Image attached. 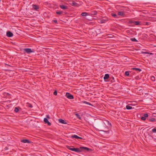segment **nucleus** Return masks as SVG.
<instances>
[{
	"label": "nucleus",
	"mask_w": 156,
	"mask_h": 156,
	"mask_svg": "<svg viewBox=\"0 0 156 156\" xmlns=\"http://www.w3.org/2000/svg\"><path fill=\"white\" fill-rule=\"evenodd\" d=\"M73 146H67V147L68 149L76 152H81L84 150L88 151L89 150V148L86 147H80L79 148H73Z\"/></svg>",
	"instance_id": "f257e3e1"
},
{
	"label": "nucleus",
	"mask_w": 156,
	"mask_h": 156,
	"mask_svg": "<svg viewBox=\"0 0 156 156\" xmlns=\"http://www.w3.org/2000/svg\"><path fill=\"white\" fill-rule=\"evenodd\" d=\"M129 23H133L136 25H141V23L139 21H135L133 20H130L129 21Z\"/></svg>",
	"instance_id": "f03ea898"
},
{
	"label": "nucleus",
	"mask_w": 156,
	"mask_h": 156,
	"mask_svg": "<svg viewBox=\"0 0 156 156\" xmlns=\"http://www.w3.org/2000/svg\"><path fill=\"white\" fill-rule=\"evenodd\" d=\"M66 97L69 99H73L74 98L73 96L69 93H66Z\"/></svg>",
	"instance_id": "7ed1b4c3"
},
{
	"label": "nucleus",
	"mask_w": 156,
	"mask_h": 156,
	"mask_svg": "<svg viewBox=\"0 0 156 156\" xmlns=\"http://www.w3.org/2000/svg\"><path fill=\"white\" fill-rule=\"evenodd\" d=\"M32 6L33 9L35 10L38 11L39 8V6L33 4Z\"/></svg>",
	"instance_id": "20e7f679"
},
{
	"label": "nucleus",
	"mask_w": 156,
	"mask_h": 156,
	"mask_svg": "<svg viewBox=\"0 0 156 156\" xmlns=\"http://www.w3.org/2000/svg\"><path fill=\"white\" fill-rule=\"evenodd\" d=\"M6 35L9 37H11L13 36V34L10 31H8L6 33Z\"/></svg>",
	"instance_id": "39448f33"
},
{
	"label": "nucleus",
	"mask_w": 156,
	"mask_h": 156,
	"mask_svg": "<svg viewBox=\"0 0 156 156\" xmlns=\"http://www.w3.org/2000/svg\"><path fill=\"white\" fill-rule=\"evenodd\" d=\"M81 15L82 16H90V13H89L83 12L81 13Z\"/></svg>",
	"instance_id": "423d86ee"
},
{
	"label": "nucleus",
	"mask_w": 156,
	"mask_h": 156,
	"mask_svg": "<svg viewBox=\"0 0 156 156\" xmlns=\"http://www.w3.org/2000/svg\"><path fill=\"white\" fill-rule=\"evenodd\" d=\"M107 21V20L104 19L103 18H102V19L99 20V23H105Z\"/></svg>",
	"instance_id": "0eeeda50"
},
{
	"label": "nucleus",
	"mask_w": 156,
	"mask_h": 156,
	"mask_svg": "<svg viewBox=\"0 0 156 156\" xmlns=\"http://www.w3.org/2000/svg\"><path fill=\"white\" fill-rule=\"evenodd\" d=\"M69 4L73 6H77L78 5V4L77 3L73 1L70 2Z\"/></svg>",
	"instance_id": "6e6552de"
},
{
	"label": "nucleus",
	"mask_w": 156,
	"mask_h": 156,
	"mask_svg": "<svg viewBox=\"0 0 156 156\" xmlns=\"http://www.w3.org/2000/svg\"><path fill=\"white\" fill-rule=\"evenodd\" d=\"M71 137L73 138H75L76 139H82V138L81 137H79L76 135H73Z\"/></svg>",
	"instance_id": "1a4fd4ad"
},
{
	"label": "nucleus",
	"mask_w": 156,
	"mask_h": 156,
	"mask_svg": "<svg viewBox=\"0 0 156 156\" xmlns=\"http://www.w3.org/2000/svg\"><path fill=\"white\" fill-rule=\"evenodd\" d=\"M59 122L62 123L64 124H67L66 122L64 120L62 119H58Z\"/></svg>",
	"instance_id": "9d476101"
},
{
	"label": "nucleus",
	"mask_w": 156,
	"mask_h": 156,
	"mask_svg": "<svg viewBox=\"0 0 156 156\" xmlns=\"http://www.w3.org/2000/svg\"><path fill=\"white\" fill-rule=\"evenodd\" d=\"M44 122L45 123H47L49 125H50L51 124V123H50V122H49L48 121V119H47V118H44Z\"/></svg>",
	"instance_id": "9b49d317"
},
{
	"label": "nucleus",
	"mask_w": 156,
	"mask_h": 156,
	"mask_svg": "<svg viewBox=\"0 0 156 156\" xmlns=\"http://www.w3.org/2000/svg\"><path fill=\"white\" fill-rule=\"evenodd\" d=\"M97 12L96 11H92L90 14V16H92L93 15H95L97 14Z\"/></svg>",
	"instance_id": "f8f14e48"
},
{
	"label": "nucleus",
	"mask_w": 156,
	"mask_h": 156,
	"mask_svg": "<svg viewBox=\"0 0 156 156\" xmlns=\"http://www.w3.org/2000/svg\"><path fill=\"white\" fill-rule=\"evenodd\" d=\"M60 7L61 8L63 9H68V7L66 6H65V5H60Z\"/></svg>",
	"instance_id": "ddd939ff"
},
{
	"label": "nucleus",
	"mask_w": 156,
	"mask_h": 156,
	"mask_svg": "<svg viewBox=\"0 0 156 156\" xmlns=\"http://www.w3.org/2000/svg\"><path fill=\"white\" fill-rule=\"evenodd\" d=\"M21 142L23 143H29V140H27V139L23 140H21Z\"/></svg>",
	"instance_id": "4468645a"
},
{
	"label": "nucleus",
	"mask_w": 156,
	"mask_h": 156,
	"mask_svg": "<svg viewBox=\"0 0 156 156\" xmlns=\"http://www.w3.org/2000/svg\"><path fill=\"white\" fill-rule=\"evenodd\" d=\"M109 77V75L108 74H106L105 75L104 77V80L108 79Z\"/></svg>",
	"instance_id": "2eb2a0df"
},
{
	"label": "nucleus",
	"mask_w": 156,
	"mask_h": 156,
	"mask_svg": "<svg viewBox=\"0 0 156 156\" xmlns=\"http://www.w3.org/2000/svg\"><path fill=\"white\" fill-rule=\"evenodd\" d=\"M118 14L119 16H123L124 15V13L122 11L119 12H118Z\"/></svg>",
	"instance_id": "dca6fc26"
},
{
	"label": "nucleus",
	"mask_w": 156,
	"mask_h": 156,
	"mask_svg": "<svg viewBox=\"0 0 156 156\" xmlns=\"http://www.w3.org/2000/svg\"><path fill=\"white\" fill-rule=\"evenodd\" d=\"M126 108L128 110L131 109L132 108V107H131L129 105H127L126 106Z\"/></svg>",
	"instance_id": "f3484780"
},
{
	"label": "nucleus",
	"mask_w": 156,
	"mask_h": 156,
	"mask_svg": "<svg viewBox=\"0 0 156 156\" xmlns=\"http://www.w3.org/2000/svg\"><path fill=\"white\" fill-rule=\"evenodd\" d=\"M111 15L112 16H113L115 18H117L118 17L117 15L115 14H114L113 13H112Z\"/></svg>",
	"instance_id": "a211bd4d"
},
{
	"label": "nucleus",
	"mask_w": 156,
	"mask_h": 156,
	"mask_svg": "<svg viewBox=\"0 0 156 156\" xmlns=\"http://www.w3.org/2000/svg\"><path fill=\"white\" fill-rule=\"evenodd\" d=\"M131 40L133 41L137 42L138 41L135 38H131Z\"/></svg>",
	"instance_id": "6ab92c4d"
},
{
	"label": "nucleus",
	"mask_w": 156,
	"mask_h": 156,
	"mask_svg": "<svg viewBox=\"0 0 156 156\" xmlns=\"http://www.w3.org/2000/svg\"><path fill=\"white\" fill-rule=\"evenodd\" d=\"M63 13V11H57L56 12V13L57 14L61 15Z\"/></svg>",
	"instance_id": "aec40b11"
},
{
	"label": "nucleus",
	"mask_w": 156,
	"mask_h": 156,
	"mask_svg": "<svg viewBox=\"0 0 156 156\" xmlns=\"http://www.w3.org/2000/svg\"><path fill=\"white\" fill-rule=\"evenodd\" d=\"M83 103H85V104H87V105H92L90 103L88 102H87L86 101H83Z\"/></svg>",
	"instance_id": "412c9836"
},
{
	"label": "nucleus",
	"mask_w": 156,
	"mask_h": 156,
	"mask_svg": "<svg viewBox=\"0 0 156 156\" xmlns=\"http://www.w3.org/2000/svg\"><path fill=\"white\" fill-rule=\"evenodd\" d=\"M24 50L27 53H29V48L24 49Z\"/></svg>",
	"instance_id": "4be33fe9"
},
{
	"label": "nucleus",
	"mask_w": 156,
	"mask_h": 156,
	"mask_svg": "<svg viewBox=\"0 0 156 156\" xmlns=\"http://www.w3.org/2000/svg\"><path fill=\"white\" fill-rule=\"evenodd\" d=\"M125 74L127 76H128L129 75V73L128 71H126L125 72Z\"/></svg>",
	"instance_id": "5701e85b"
},
{
	"label": "nucleus",
	"mask_w": 156,
	"mask_h": 156,
	"mask_svg": "<svg viewBox=\"0 0 156 156\" xmlns=\"http://www.w3.org/2000/svg\"><path fill=\"white\" fill-rule=\"evenodd\" d=\"M14 111L16 112H17L19 111V109L17 107L15 108Z\"/></svg>",
	"instance_id": "b1692460"
},
{
	"label": "nucleus",
	"mask_w": 156,
	"mask_h": 156,
	"mask_svg": "<svg viewBox=\"0 0 156 156\" xmlns=\"http://www.w3.org/2000/svg\"><path fill=\"white\" fill-rule=\"evenodd\" d=\"M75 115L79 119H81L80 116L78 113H76Z\"/></svg>",
	"instance_id": "393cba45"
},
{
	"label": "nucleus",
	"mask_w": 156,
	"mask_h": 156,
	"mask_svg": "<svg viewBox=\"0 0 156 156\" xmlns=\"http://www.w3.org/2000/svg\"><path fill=\"white\" fill-rule=\"evenodd\" d=\"M151 79L153 81H155V77L154 76H152L151 77Z\"/></svg>",
	"instance_id": "a878e982"
},
{
	"label": "nucleus",
	"mask_w": 156,
	"mask_h": 156,
	"mask_svg": "<svg viewBox=\"0 0 156 156\" xmlns=\"http://www.w3.org/2000/svg\"><path fill=\"white\" fill-rule=\"evenodd\" d=\"M30 53H34L35 52V50H32L30 48Z\"/></svg>",
	"instance_id": "bb28decb"
},
{
	"label": "nucleus",
	"mask_w": 156,
	"mask_h": 156,
	"mask_svg": "<svg viewBox=\"0 0 156 156\" xmlns=\"http://www.w3.org/2000/svg\"><path fill=\"white\" fill-rule=\"evenodd\" d=\"M152 131L153 133H156V128L153 129L152 130Z\"/></svg>",
	"instance_id": "cd10ccee"
},
{
	"label": "nucleus",
	"mask_w": 156,
	"mask_h": 156,
	"mask_svg": "<svg viewBox=\"0 0 156 156\" xmlns=\"http://www.w3.org/2000/svg\"><path fill=\"white\" fill-rule=\"evenodd\" d=\"M155 120V119L154 118H153L149 119V121L151 122H154Z\"/></svg>",
	"instance_id": "c85d7f7f"
},
{
	"label": "nucleus",
	"mask_w": 156,
	"mask_h": 156,
	"mask_svg": "<svg viewBox=\"0 0 156 156\" xmlns=\"http://www.w3.org/2000/svg\"><path fill=\"white\" fill-rule=\"evenodd\" d=\"M148 114L147 113L145 114L144 115V116L146 118L148 116Z\"/></svg>",
	"instance_id": "c756f323"
},
{
	"label": "nucleus",
	"mask_w": 156,
	"mask_h": 156,
	"mask_svg": "<svg viewBox=\"0 0 156 156\" xmlns=\"http://www.w3.org/2000/svg\"><path fill=\"white\" fill-rule=\"evenodd\" d=\"M141 119L143 120H146V118L144 116H142L141 117Z\"/></svg>",
	"instance_id": "7c9ffc66"
},
{
	"label": "nucleus",
	"mask_w": 156,
	"mask_h": 156,
	"mask_svg": "<svg viewBox=\"0 0 156 156\" xmlns=\"http://www.w3.org/2000/svg\"><path fill=\"white\" fill-rule=\"evenodd\" d=\"M53 94L55 95H56L57 94V91L56 90H55L53 93Z\"/></svg>",
	"instance_id": "2f4dec72"
},
{
	"label": "nucleus",
	"mask_w": 156,
	"mask_h": 156,
	"mask_svg": "<svg viewBox=\"0 0 156 156\" xmlns=\"http://www.w3.org/2000/svg\"><path fill=\"white\" fill-rule=\"evenodd\" d=\"M136 70H138L139 71H140L141 70L140 69H139V68H136Z\"/></svg>",
	"instance_id": "473e14b6"
},
{
	"label": "nucleus",
	"mask_w": 156,
	"mask_h": 156,
	"mask_svg": "<svg viewBox=\"0 0 156 156\" xmlns=\"http://www.w3.org/2000/svg\"><path fill=\"white\" fill-rule=\"evenodd\" d=\"M143 53L146 54H148V52H143Z\"/></svg>",
	"instance_id": "72a5a7b5"
},
{
	"label": "nucleus",
	"mask_w": 156,
	"mask_h": 156,
	"mask_svg": "<svg viewBox=\"0 0 156 156\" xmlns=\"http://www.w3.org/2000/svg\"><path fill=\"white\" fill-rule=\"evenodd\" d=\"M53 21H54V22L55 23H57V20H53Z\"/></svg>",
	"instance_id": "f704fd0d"
},
{
	"label": "nucleus",
	"mask_w": 156,
	"mask_h": 156,
	"mask_svg": "<svg viewBox=\"0 0 156 156\" xmlns=\"http://www.w3.org/2000/svg\"><path fill=\"white\" fill-rule=\"evenodd\" d=\"M46 117L47 118H49V115H46Z\"/></svg>",
	"instance_id": "c9c22d12"
},
{
	"label": "nucleus",
	"mask_w": 156,
	"mask_h": 156,
	"mask_svg": "<svg viewBox=\"0 0 156 156\" xmlns=\"http://www.w3.org/2000/svg\"><path fill=\"white\" fill-rule=\"evenodd\" d=\"M152 54L151 53V52H148V54H149V55H152Z\"/></svg>",
	"instance_id": "e433bc0d"
},
{
	"label": "nucleus",
	"mask_w": 156,
	"mask_h": 156,
	"mask_svg": "<svg viewBox=\"0 0 156 156\" xmlns=\"http://www.w3.org/2000/svg\"><path fill=\"white\" fill-rule=\"evenodd\" d=\"M32 107V106L30 104V108Z\"/></svg>",
	"instance_id": "4c0bfd02"
},
{
	"label": "nucleus",
	"mask_w": 156,
	"mask_h": 156,
	"mask_svg": "<svg viewBox=\"0 0 156 156\" xmlns=\"http://www.w3.org/2000/svg\"><path fill=\"white\" fill-rule=\"evenodd\" d=\"M136 68H133L132 69L133 70H136Z\"/></svg>",
	"instance_id": "58836bf2"
},
{
	"label": "nucleus",
	"mask_w": 156,
	"mask_h": 156,
	"mask_svg": "<svg viewBox=\"0 0 156 156\" xmlns=\"http://www.w3.org/2000/svg\"><path fill=\"white\" fill-rule=\"evenodd\" d=\"M30 75H32V74L31 73V71H30Z\"/></svg>",
	"instance_id": "ea45409f"
},
{
	"label": "nucleus",
	"mask_w": 156,
	"mask_h": 156,
	"mask_svg": "<svg viewBox=\"0 0 156 156\" xmlns=\"http://www.w3.org/2000/svg\"><path fill=\"white\" fill-rule=\"evenodd\" d=\"M104 132H106V131H104Z\"/></svg>",
	"instance_id": "a19ab883"
}]
</instances>
